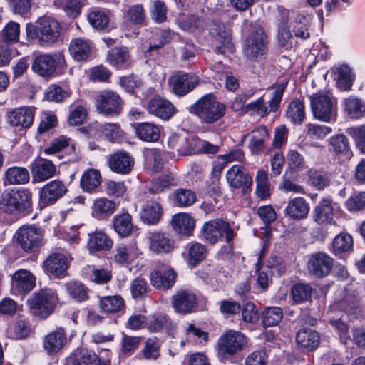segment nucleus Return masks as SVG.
Instances as JSON below:
<instances>
[{
	"mask_svg": "<svg viewBox=\"0 0 365 365\" xmlns=\"http://www.w3.org/2000/svg\"><path fill=\"white\" fill-rule=\"evenodd\" d=\"M108 167L110 170L119 175H128L133 169L135 159L125 150H118L108 158Z\"/></svg>",
	"mask_w": 365,
	"mask_h": 365,
	"instance_id": "14",
	"label": "nucleus"
},
{
	"mask_svg": "<svg viewBox=\"0 0 365 365\" xmlns=\"http://www.w3.org/2000/svg\"><path fill=\"white\" fill-rule=\"evenodd\" d=\"M68 189L63 182L52 180L43 185L39 192L40 202L44 205L54 204L58 199L63 197Z\"/></svg>",
	"mask_w": 365,
	"mask_h": 365,
	"instance_id": "16",
	"label": "nucleus"
},
{
	"mask_svg": "<svg viewBox=\"0 0 365 365\" xmlns=\"http://www.w3.org/2000/svg\"><path fill=\"white\" fill-rule=\"evenodd\" d=\"M97 356L95 353L81 349L68 356L65 365H97Z\"/></svg>",
	"mask_w": 365,
	"mask_h": 365,
	"instance_id": "48",
	"label": "nucleus"
},
{
	"mask_svg": "<svg viewBox=\"0 0 365 365\" xmlns=\"http://www.w3.org/2000/svg\"><path fill=\"white\" fill-rule=\"evenodd\" d=\"M202 234L205 240L211 244L216 243L225 236L230 250H232L231 243L236 235L230 223L221 219L206 222L202 227Z\"/></svg>",
	"mask_w": 365,
	"mask_h": 365,
	"instance_id": "7",
	"label": "nucleus"
},
{
	"mask_svg": "<svg viewBox=\"0 0 365 365\" xmlns=\"http://www.w3.org/2000/svg\"><path fill=\"white\" fill-rule=\"evenodd\" d=\"M287 168L292 173L302 171L307 168V161L299 152L289 149L286 154Z\"/></svg>",
	"mask_w": 365,
	"mask_h": 365,
	"instance_id": "54",
	"label": "nucleus"
},
{
	"mask_svg": "<svg viewBox=\"0 0 365 365\" xmlns=\"http://www.w3.org/2000/svg\"><path fill=\"white\" fill-rule=\"evenodd\" d=\"M134 128L136 136L142 141L155 143L160 139V128L154 123H139L134 125Z\"/></svg>",
	"mask_w": 365,
	"mask_h": 365,
	"instance_id": "32",
	"label": "nucleus"
},
{
	"mask_svg": "<svg viewBox=\"0 0 365 365\" xmlns=\"http://www.w3.org/2000/svg\"><path fill=\"white\" fill-rule=\"evenodd\" d=\"M172 226L178 233L190 235L194 230L195 221L188 214L180 213L173 216Z\"/></svg>",
	"mask_w": 365,
	"mask_h": 365,
	"instance_id": "43",
	"label": "nucleus"
},
{
	"mask_svg": "<svg viewBox=\"0 0 365 365\" xmlns=\"http://www.w3.org/2000/svg\"><path fill=\"white\" fill-rule=\"evenodd\" d=\"M177 273L173 268L168 267L163 272L160 270L153 271L150 274L152 285L160 290L170 289L175 283Z\"/></svg>",
	"mask_w": 365,
	"mask_h": 365,
	"instance_id": "25",
	"label": "nucleus"
},
{
	"mask_svg": "<svg viewBox=\"0 0 365 365\" xmlns=\"http://www.w3.org/2000/svg\"><path fill=\"white\" fill-rule=\"evenodd\" d=\"M87 247L90 251L107 250L113 245L112 240L101 230H95L88 234Z\"/></svg>",
	"mask_w": 365,
	"mask_h": 365,
	"instance_id": "33",
	"label": "nucleus"
},
{
	"mask_svg": "<svg viewBox=\"0 0 365 365\" xmlns=\"http://www.w3.org/2000/svg\"><path fill=\"white\" fill-rule=\"evenodd\" d=\"M287 119L295 125H301L305 118V107L303 99L294 98L287 106L286 111Z\"/></svg>",
	"mask_w": 365,
	"mask_h": 365,
	"instance_id": "36",
	"label": "nucleus"
},
{
	"mask_svg": "<svg viewBox=\"0 0 365 365\" xmlns=\"http://www.w3.org/2000/svg\"><path fill=\"white\" fill-rule=\"evenodd\" d=\"M353 249V238L348 233L341 232L336 235L332 242V252L339 257L350 253Z\"/></svg>",
	"mask_w": 365,
	"mask_h": 365,
	"instance_id": "42",
	"label": "nucleus"
},
{
	"mask_svg": "<svg viewBox=\"0 0 365 365\" xmlns=\"http://www.w3.org/2000/svg\"><path fill=\"white\" fill-rule=\"evenodd\" d=\"M92 50L91 42L86 38H76L69 45V52L77 61H84L91 56Z\"/></svg>",
	"mask_w": 365,
	"mask_h": 365,
	"instance_id": "30",
	"label": "nucleus"
},
{
	"mask_svg": "<svg viewBox=\"0 0 365 365\" xmlns=\"http://www.w3.org/2000/svg\"><path fill=\"white\" fill-rule=\"evenodd\" d=\"M188 263L191 266H196L204 260L207 255V250L203 245L195 242L188 245Z\"/></svg>",
	"mask_w": 365,
	"mask_h": 365,
	"instance_id": "58",
	"label": "nucleus"
},
{
	"mask_svg": "<svg viewBox=\"0 0 365 365\" xmlns=\"http://www.w3.org/2000/svg\"><path fill=\"white\" fill-rule=\"evenodd\" d=\"M66 341V333L63 329L47 334L43 341V348L48 354L56 353L61 349Z\"/></svg>",
	"mask_w": 365,
	"mask_h": 365,
	"instance_id": "40",
	"label": "nucleus"
},
{
	"mask_svg": "<svg viewBox=\"0 0 365 365\" xmlns=\"http://www.w3.org/2000/svg\"><path fill=\"white\" fill-rule=\"evenodd\" d=\"M267 53L265 34L261 28L257 29L246 38L243 53L249 61L259 62L265 59Z\"/></svg>",
	"mask_w": 365,
	"mask_h": 365,
	"instance_id": "6",
	"label": "nucleus"
},
{
	"mask_svg": "<svg viewBox=\"0 0 365 365\" xmlns=\"http://www.w3.org/2000/svg\"><path fill=\"white\" fill-rule=\"evenodd\" d=\"M292 299L296 304L309 300L311 297L312 288L307 284H297L292 287Z\"/></svg>",
	"mask_w": 365,
	"mask_h": 365,
	"instance_id": "62",
	"label": "nucleus"
},
{
	"mask_svg": "<svg viewBox=\"0 0 365 365\" xmlns=\"http://www.w3.org/2000/svg\"><path fill=\"white\" fill-rule=\"evenodd\" d=\"M56 296L53 291L43 289L33 294L27 300V304L32 314L45 319L53 311Z\"/></svg>",
	"mask_w": 365,
	"mask_h": 365,
	"instance_id": "9",
	"label": "nucleus"
},
{
	"mask_svg": "<svg viewBox=\"0 0 365 365\" xmlns=\"http://www.w3.org/2000/svg\"><path fill=\"white\" fill-rule=\"evenodd\" d=\"M149 250L156 255H165L174 249V241L161 232H148L145 237Z\"/></svg>",
	"mask_w": 365,
	"mask_h": 365,
	"instance_id": "13",
	"label": "nucleus"
},
{
	"mask_svg": "<svg viewBox=\"0 0 365 365\" xmlns=\"http://www.w3.org/2000/svg\"><path fill=\"white\" fill-rule=\"evenodd\" d=\"M35 108L21 106L8 113L7 120L13 126L29 128L34 122Z\"/></svg>",
	"mask_w": 365,
	"mask_h": 365,
	"instance_id": "22",
	"label": "nucleus"
},
{
	"mask_svg": "<svg viewBox=\"0 0 365 365\" xmlns=\"http://www.w3.org/2000/svg\"><path fill=\"white\" fill-rule=\"evenodd\" d=\"M99 306L106 313H118L124 309L125 302L120 295L106 296L101 298Z\"/></svg>",
	"mask_w": 365,
	"mask_h": 365,
	"instance_id": "51",
	"label": "nucleus"
},
{
	"mask_svg": "<svg viewBox=\"0 0 365 365\" xmlns=\"http://www.w3.org/2000/svg\"><path fill=\"white\" fill-rule=\"evenodd\" d=\"M5 177L10 185H22L27 183L30 180L28 170L24 167L13 166L8 168Z\"/></svg>",
	"mask_w": 365,
	"mask_h": 365,
	"instance_id": "50",
	"label": "nucleus"
},
{
	"mask_svg": "<svg viewBox=\"0 0 365 365\" xmlns=\"http://www.w3.org/2000/svg\"><path fill=\"white\" fill-rule=\"evenodd\" d=\"M197 297L191 291L182 290L172 297V304L176 312L187 314L195 311Z\"/></svg>",
	"mask_w": 365,
	"mask_h": 365,
	"instance_id": "18",
	"label": "nucleus"
},
{
	"mask_svg": "<svg viewBox=\"0 0 365 365\" xmlns=\"http://www.w3.org/2000/svg\"><path fill=\"white\" fill-rule=\"evenodd\" d=\"M333 259L327 253L318 252L309 256L307 268L317 278L327 276L333 268Z\"/></svg>",
	"mask_w": 365,
	"mask_h": 365,
	"instance_id": "12",
	"label": "nucleus"
},
{
	"mask_svg": "<svg viewBox=\"0 0 365 365\" xmlns=\"http://www.w3.org/2000/svg\"><path fill=\"white\" fill-rule=\"evenodd\" d=\"M95 106L99 113L105 116L115 117L121 113L123 101L115 91L104 90L96 96Z\"/></svg>",
	"mask_w": 365,
	"mask_h": 365,
	"instance_id": "8",
	"label": "nucleus"
},
{
	"mask_svg": "<svg viewBox=\"0 0 365 365\" xmlns=\"http://www.w3.org/2000/svg\"><path fill=\"white\" fill-rule=\"evenodd\" d=\"M118 205L115 201L106 197H97L91 207V215L98 220H106L115 213Z\"/></svg>",
	"mask_w": 365,
	"mask_h": 365,
	"instance_id": "21",
	"label": "nucleus"
},
{
	"mask_svg": "<svg viewBox=\"0 0 365 365\" xmlns=\"http://www.w3.org/2000/svg\"><path fill=\"white\" fill-rule=\"evenodd\" d=\"M343 106L347 115L351 118H360L365 113V103L353 96L344 100Z\"/></svg>",
	"mask_w": 365,
	"mask_h": 365,
	"instance_id": "46",
	"label": "nucleus"
},
{
	"mask_svg": "<svg viewBox=\"0 0 365 365\" xmlns=\"http://www.w3.org/2000/svg\"><path fill=\"white\" fill-rule=\"evenodd\" d=\"M336 84L339 89L349 91L355 79L352 69L346 64H341L335 68Z\"/></svg>",
	"mask_w": 365,
	"mask_h": 365,
	"instance_id": "41",
	"label": "nucleus"
},
{
	"mask_svg": "<svg viewBox=\"0 0 365 365\" xmlns=\"http://www.w3.org/2000/svg\"><path fill=\"white\" fill-rule=\"evenodd\" d=\"M63 287L68 295L76 302H81L88 299V289L80 282L71 281Z\"/></svg>",
	"mask_w": 365,
	"mask_h": 365,
	"instance_id": "55",
	"label": "nucleus"
},
{
	"mask_svg": "<svg viewBox=\"0 0 365 365\" xmlns=\"http://www.w3.org/2000/svg\"><path fill=\"white\" fill-rule=\"evenodd\" d=\"M35 285L36 277L28 270L19 269L12 275L11 289L16 294H27Z\"/></svg>",
	"mask_w": 365,
	"mask_h": 365,
	"instance_id": "20",
	"label": "nucleus"
},
{
	"mask_svg": "<svg viewBox=\"0 0 365 365\" xmlns=\"http://www.w3.org/2000/svg\"><path fill=\"white\" fill-rule=\"evenodd\" d=\"M31 68L41 76H50L56 70V61L52 55L41 54L34 58Z\"/></svg>",
	"mask_w": 365,
	"mask_h": 365,
	"instance_id": "31",
	"label": "nucleus"
},
{
	"mask_svg": "<svg viewBox=\"0 0 365 365\" xmlns=\"http://www.w3.org/2000/svg\"><path fill=\"white\" fill-rule=\"evenodd\" d=\"M146 168L152 173L160 172L163 166L162 152L157 148H148L143 151Z\"/></svg>",
	"mask_w": 365,
	"mask_h": 365,
	"instance_id": "45",
	"label": "nucleus"
},
{
	"mask_svg": "<svg viewBox=\"0 0 365 365\" xmlns=\"http://www.w3.org/2000/svg\"><path fill=\"white\" fill-rule=\"evenodd\" d=\"M163 207L156 201H148L142 207L140 215L141 220L146 224L155 225L160 219Z\"/></svg>",
	"mask_w": 365,
	"mask_h": 365,
	"instance_id": "39",
	"label": "nucleus"
},
{
	"mask_svg": "<svg viewBox=\"0 0 365 365\" xmlns=\"http://www.w3.org/2000/svg\"><path fill=\"white\" fill-rule=\"evenodd\" d=\"M187 110L205 125H212L221 120L226 113V106L219 101L212 93L203 95Z\"/></svg>",
	"mask_w": 365,
	"mask_h": 365,
	"instance_id": "1",
	"label": "nucleus"
},
{
	"mask_svg": "<svg viewBox=\"0 0 365 365\" xmlns=\"http://www.w3.org/2000/svg\"><path fill=\"white\" fill-rule=\"evenodd\" d=\"M178 178L176 173L173 171L166 172L155 178L148 188L150 194H159L169 190L178 185Z\"/></svg>",
	"mask_w": 365,
	"mask_h": 365,
	"instance_id": "27",
	"label": "nucleus"
},
{
	"mask_svg": "<svg viewBox=\"0 0 365 365\" xmlns=\"http://www.w3.org/2000/svg\"><path fill=\"white\" fill-rule=\"evenodd\" d=\"M140 254V252L135 245H118L115 247L114 261L120 264H127L138 257Z\"/></svg>",
	"mask_w": 365,
	"mask_h": 365,
	"instance_id": "44",
	"label": "nucleus"
},
{
	"mask_svg": "<svg viewBox=\"0 0 365 365\" xmlns=\"http://www.w3.org/2000/svg\"><path fill=\"white\" fill-rule=\"evenodd\" d=\"M174 205L180 207L191 206L196 201L195 193L190 189L179 188L170 196Z\"/></svg>",
	"mask_w": 365,
	"mask_h": 365,
	"instance_id": "49",
	"label": "nucleus"
},
{
	"mask_svg": "<svg viewBox=\"0 0 365 365\" xmlns=\"http://www.w3.org/2000/svg\"><path fill=\"white\" fill-rule=\"evenodd\" d=\"M34 182H41L54 176L56 169L49 160L37 158L29 166Z\"/></svg>",
	"mask_w": 365,
	"mask_h": 365,
	"instance_id": "19",
	"label": "nucleus"
},
{
	"mask_svg": "<svg viewBox=\"0 0 365 365\" xmlns=\"http://www.w3.org/2000/svg\"><path fill=\"white\" fill-rule=\"evenodd\" d=\"M147 110L150 114L163 120H169L176 113L174 105L160 96H155L148 101Z\"/></svg>",
	"mask_w": 365,
	"mask_h": 365,
	"instance_id": "17",
	"label": "nucleus"
},
{
	"mask_svg": "<svg viewBox=\"0 0 365 365\" xmlns=\"http://www.w3.org/2000/svg\"><path fill=\"white\" fill-rule=\"evenodd\" d=\"M248 344V339L242 332L227 331L218 341V354L221 359L227 360L241 351Z\"/></svg>",
	"mask_w": 365,
	"mask_h": 365,
	"instance_id": "5",
	"label": "nucleus"
},
{
	"mask_svg": "<svg viewBox=\"0 0 365 365\" xmlns=\"http://www.w3.org/2000/svg\"><path fill=\"white\" fill-rule=\"evenodd\" d=\"M82 275L89 281L101 285L108 284L112 279L111 271L105 268H96L91 265L83 267Z\"/></svg>",
	"mask_w": 365,
	"mask_h": 365,
	"instance_id": "34",
	"label": "nucleus"
},
{
	"mask_svg": "<svg viewBox=\"0 0 365 365\" xmlns=\"http://www.w3.org/2000/svg\"><path fill=\"white\" fill-rule=\"evenodd\" d=\"M87 109L82 105H72L68 123L70 125L78 126L83 124L87 118Z\"/></svg>",
	"mask_w": 365,
	"mask_h": 365,
	"instance_id": "61",
	"label": "nucleus"
},
{
	"mask_svg": "<svg viewBox=\"0 0 365 365\" xmlns=\"http://www.w3.org/2000/svg\"><path fill=\"white\" fill-rule=\"evenodd\" d=\"M128 58V52L125 48H114L108 52L107 56L109 63L117 68L123 67Z\"/></svg>",
	"mask_w": 365,
	"mask_h": 365,
	"instance_id": "63",
	"label": "nucleus"
},
{
	"mask_svg": "<svg viewBox=\"0 0 365 365\" xmlns=\"http://www.w3.org/2000/svg\"><path fill=\"white\" fill-rule=\"evenodd\" d=\"M313 117L322 122L335 120L337 115V101L325 93H314L309 96Z\"/></svg>",
	"mask_w": 365,
	"mask_h": 365,
	"instance_id": "4",
	"label": "nucleus"
},
{
	"mask_svg": "<svg viewBox=\"0 0 365 365\" xmlns=\"http://www.w3.org/2000/svg\"><path fill=\"white\" fill-rule=\"evenodd\" d=\"M296 341L303 352H312L319 346L320 335L310 328H303L297 333Z\"/></svg>",
	"mask_w": 365,
	"mask_h": 365,
	"instance_id": "24",
	"label": "nucleus"
},
{
	"mask_svg": "<svg viewBox=\"0 0 365 365\" xmlns=\"http://www.w3.org/2000/svg\"><path fill=\"white\" fill-rule=\"evenodd\" d=\"M289 24L287 22H283L280 24L278 30V42L281 47L286 50H290L293 48L294 37L290 31Z\"/></svg>",
	"mask_w": 365,
	"mask_h": 365,
	"instance_id": "64",
	"label": "nucleus"
},
{
	"mask_svg": "<svg viewBox=\"0 0 365 365\" xmlns=\"http://www.w3.org/2000/svg\"><path fill=\"white\" fill-rule=\"evenodd\" d=\"M113 227L119 236L122 237L129 236L133 229L132 216L128 212L115 215L113 218Z\"/></svg>",
	"mask_w": 365,
	"mask_h": 365,
	"instance_id": "47",
	"label": "nucleus"
},
{
	"mask_svg": "<svg viewBox=\"0 0 365 365\" xmlns=\"http://www.w3.org/2000/svg\"><path fill=\"white\" fill-rule=\"evenodd\" d=\"M31 205V193L26 188L4 191L0 197V210L6 213H19Z\"/></svg>",
	"mask_w": 365,
	"mask_h": 365,
	"instance_id": "3",
	"label": "nucleus"
},
{
	"mask_svg": "<svg viewBox=\"0 0 365 365\" xmlns=\"http://www.w3.org/2000/svg\"><path fill=\"white\" fill-rule=\"evenodd\" d=\"M264 255V250H262L259 257L257 262L255 264L256 270L257 272V285L261 289V291H266L269 287L272 282V274H269L267 271L262 268V258Z\"/></svg>",
	"mask_w": 365,
	"mask_h": 365,
	"instance_id": "60",
	"label": "nucleus"
},
{
	"mask_svg": "<svg viewBox=\"0 0 365 365\" xmlns=\"http://www.w3.org/2000/svg\"><path fill=\"white\" fill-rule=\"evenodd\" d=\"M226 178L229 185L237 189L250 190L252 185V178L248 173L242 172V167L235 165L226 173Z\"/></svg>",
	"mask_w": 365,
	"mask_h": 365,
	"instance_id": "23",
	"label": "nucleus"
},
{
	"mask_svg": "<svg viewBox=\"0 0 365 365\" xmlns=\"http://www.w3.org/2000/svg\"><path fill=\"white\" fill-rule=\"evenodd\" d=\"M309 212V205L303 197H295L291 200L285 208V213L295 220L307 217Z\"/></svg>",
	"mask_w": 365,
	"mask_h": 365,
	"instance_id": "37",
	"label": "nucleus"
},
{
	"mask_svg": "<svg viewBox=\"0 0 365 365\" xmlns=\"http://www.w3.org/2000/svg\"><path fill=\"white\" fill-rule=\"evenodd\" d=\"M160 344L159 340L156 337L148 338L145 341L140 354L145 359L154 361L160 356Z\"/></svg>",
	"mask_w": 365,
	"mask_h": 365,
	"instance_id": "57",
	"label": "nucleus"
},
{
	"mask_svg": "<svg viewBox=\"0 0 365 365\" xmlns=\"http://www.w3.org/2000/svg\"><path fill=\"white\" fill-rule=\"evenodd\" d=\"M283 312L279 307H267L262 312V324L264 327L277 325L282 319Z\"/></svg>",
	"mask_w": 365,
	"mask_h": 365,
	"instance_id": "59",
	"label": "nucleus"
},
{
	"mask_svg": "<svg viewBox=\"0 0 365 365\" xmlns=\"http://www.w3.org/2000/svg\"><path fill=\"white\" fill-rule=\"evenodd\" d=\"M102 176L100 171L94 168H88L83 172L80 181L81 189L88 193H93L100 186Z\"/></svg>",
	"mask_w": 365,
	"mask_h": 365,
	"instance_id": "35",
	"label": "nucleus"
},
{
	"mask_svg": "<svg viewBox=\"0 0 365 365\" xmlns=\"http://www.w3.org/2000/svg\"><path fill=\"white\" fill-rule=\"evenodd\" d=\"M311 21L312 15L304 12L295 14L294 19L289 22L294 36L302 40L309 38Z\"/></svg>",
	"mask_w": 365,
	"mask_h": 365,
	"instance_id": "26",
	"label": "nucleus"
},
{
	"mask_svg": "<svg viewBox=\"0 0 365 365\" xmlns=\"http://www.w3.org/2000/svg\"><path fill=\"white\" fill-rule=\"evenodd\" d=\"M15 238L24 251L31 252L41 245L43 232L35 225H23L16 231Z\"/></svg>",
	"mask_w": 365,
	"mask_h": 365,
	"instance_id": "10",
	"label": "nucleus"
},
{
	"mask_svg": "<svg viewBox=\"0 0 365 365\" xmlns=\"http://www.w3.org/2000/svg\"><path fill=\"white\" fill-rule=\"evenodd\" d=\"M88 20L94 29L102 30L108 26L110 16L106 10L93 8L88 14Z\"/></svg>",
	"mask_w": 365,
	"mask_h": 365,
	"instance_id": "52",
	"label": "nucleus"
},
{
	"mask_svg": "<svg viewBox=\"0 0 365 365\" xmlns=\"http://www.w3.org/2000/svg\"><path fill=\"white\" fill-rule=\"evenodd\" d=\"M314 221L319 225H336L334 220L333 207L329 198H324L315 207L314 210Z\"/></svg>",
	"mask_w": 365,
	"mask_h": 365,
	"instance_id": "29",
	"label": "nucleus"
},
{
	"mask_svg": "<svg viewBox=\"0 0 365 365\" xmlns=\"http://www.w3.org/2000/svg\"><path fill=\"white\" fill-rule=\"evenodd\" d=\"M199 81V78L195 74L184 72H177L168 80L171 90L178 96H184L192 91Z\"/></svg>",
	"mask_w": 365,
	"mask_h": 365,
	"instance_id": "11",
	"label": "nucleus"
},
{
	"mask_svg": "<svg viewBox=\"0 0 365 365\" xmlns=\"http://www.w3.org/2000/svg\"><path fill=\"white\" fill-rule=\"evenodd\" d=\"M68 267L67 257L61 253L50 255L43 262L44 269L55 276H63Z\"/></svg>",
	"mask_w": 365,
	"mask_h": 365,
	"instance_id": "28",
	"label": "nucleus"
},
{
	"mask_svg": "<svg viewBox=\"0 0 365 365\" xmlns=\"http://www.w3.org/2000/svg\"><path fill=\"white\" fill-rule=\"evenodd\" d=\"M97 130L106 140L111 142L119 141L123 137L120 125L116 123H106L97 127Z\"/></svg>",
	"mask_w": 365,
	"mask_h": 365,
	"instance_id": "53",
	"label": "nucleus"
},
{
	"mask_svg": "<svg viewBox=\"0 0 365 365\" xmlns=\"http://www.w3.org/2000/svg\"><path fill=\"white\" fill-rule=\"evenodd\" d=\"M328 150L336 155L350 158L352 153L347 138L343 134L331 136L328 140Z\"/></svg>",
	"mask_w": 365,
	"mask_h": 365,
	"instance_id": "38",
	"label": "nucleus"
},
{
	"mask_svg": "<svg viewBox=\"0 0 365 365\" xmlns=\"http://www.w3.org/2000/svg\"><path fill=\"white\" fill-rule=\"evenodd\" d=\"M256 195L261 200H266L270 196V183L268 174L264 170H259L255 177Z\"/></svg>",
	"mask_w": 365,
	"mask_h": 365,
	"instance_id": "56",
	"label": "nucleus"
},
{
	"mask_svg": "<svg viewBox=\"0 0 365 365\" xmlns=\"http://www.w3.org/2000/svg\"><path fill=\"white\" fill-rule=\"evenodd\" d=\"M60 31L59 22L49 16L39 17L36 24L28 23L26 28L27 38L37 39L41 45L55 42L59 36Z\"/></svg>",
	"mask_w": 365,
	"mask_h": 365,
	"instance_id": "2",
	"label": "nucleus"
},
{
	"mask_svg": "<svg viewBox=\"0 0 365 365\" xmlns=\"http://www.w3.org/2000/svg\"><path fill=\"white\" fill-rule=\"evenodd\" d=\"M210 34L216 41L221 44V46L216 47V53L223 54L226 51H232L231 30L228 26L222 23L213 21L210 25Z\"/></svg>",
	"mask_w": 365,
	"mask_h": 365,
	"instance_id": "15",
	"label": "nucleus"
}]
</instances>
